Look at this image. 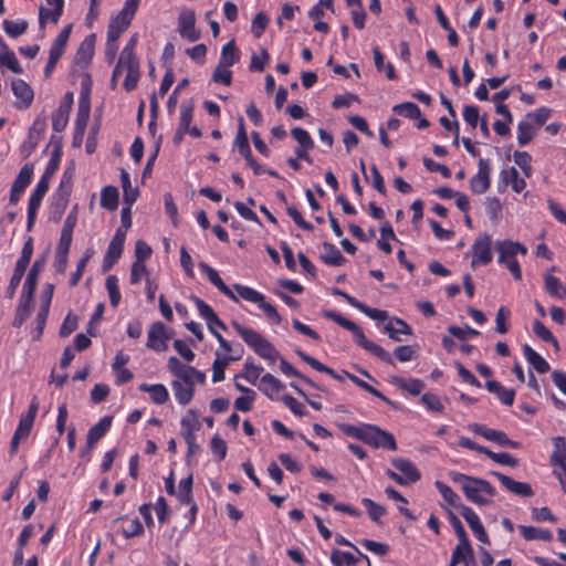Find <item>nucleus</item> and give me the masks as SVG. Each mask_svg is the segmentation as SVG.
I'll return each instance as SVG.
<instances>
[{
	"mask_svg": "<svg viewBox=\"0 0 566 566\" xmlns=\"http://www.w3.org/2000/svg\"><path fill=\"white\" fill-rule=\"evenodd\" d=\"M2 27H3L4 32L10 38L15 39L27 32L29 24L25 20H20V21L4 20L2 23Z\"/></svg>",
	"mask_w": 566,
	"mask_h": 566,
	"instance_id": "46",
	"label": "nucleus"
},
{
	"mask_svg": "<svg viewBox=\"0 0 566 566\" xmlns=\"http://www.w3.org/2000/svg\"><path fill=\"white\" fill-rule=\"evenodd\" d=\"M235 147L240 156L247 160L248 165L253 169L255 175H261L264 171L262 167L254 160L250 144H235Z\"/></svg>",
	"mask_w": 566,
	"mask_h": 566,
	"instance_id": "51",
	"label": "nucleus"
},
{
	"mask_svg": "<svg viewBox=\"0 0 566 566\" xmlns=\"http://www.w3.org/2000/svg\"><path fill=\"white\" fill-rule=\"evenodd\" d=\"M500 178L503 182V186L499 185L500 192L505 190L507 184H511L512 190L517 193L522 192L526 187L525 180L520 177L518 171L514 167L503 169L500 174Z\"/></svg>",
	"mask_w": 566,
	"mask_h": 566,
	"instance_id": "22",
	"label": "nucleus"
},
{
	"mask_svg": "<svg viewBox=\"0 0 566 566\" xmlns=\"http://www.w3.org/2000/svg\"><path fill=\"white\" fill-rule=\"evenodd\" d=\"M494 248L499 253V263H506L507 261L515 259L518 253L523 255L527 253L526 245L512 240H499L495 242Z\"/></svg>",
	"mask_w": 566,
	"mask_h": 566,
	"instance_id": "14",
	"label": "nucleus"
},
{
	"mask_svg": "<svg viewBox=\"0 0 566 566\" xmlns=\"http://www.w3.org/2000/svg\"><path fill=\"white\" fill-rule=\"evenodd\" d=\"M338 427L344 434L356 438L375 449L388 451H396L398 449L394 434L376 424L360 423L359 426H354L340 423Z\"/></svg>",
	"mask_w": 566,
	"mask_h": 566,
	"instance_id": "1",
	"label": "nucleus"
},
{
	"mask_svg": "<svg viewBox=\"0 0 566 566\" xmlns=\"http://www.w3.org/2000/svg\"><path fill=\"white\" fill-rule=\"evenodd\" d=\"M243 353V348L240 347V353L235 356H224L223 358H220V354L216 353V359L212 364V381L213 382H220L224 379V369L226 367L234 360H239L241 358V355Z\"/></svg>",
	"mask_w": 566,
	"mask_h": 566,
	"instance_id": "26",
	"label": "nucleus"
},
{
	"mask_svg": "<svg viewBox=\"0 0 566 566\" xmlns=\"http://www.w3.org/2000/svg\"><path fill=\"white\" fill-rule=\"evenodd\" d=\"M240 60L239 51L235 46L234 40L229 41L222 46L221 56L219 60L220 65L231 67Z\"/></svg>",
	"mask_w": 566,
	"mask_h": 566,
	"instance_id": "40",
	"label": "nucleus"
},
{
	"mask_svg": "<svg viewBox=\"0 0 566 566\" xmlns=\"http://www.w3.org/2000/svg\"><path fill=\"white\" fill-rule=\"evenodd\" d=\"M331 560L334 566H343L344 563L347 566H355L359 559L352 553L334 549L331 555Z\"/></svg>",
	"mask_w": 566,
	"mask_h": 566,
	"instance_id": "53",
	"label": "nucleus"
},
{
	"mask_svg": "<svg viewBox=\"0 0 566 566\" xmlns=\"http://www.w3.org/2000/svg\"><path fill=\"white\" fill-rule=\"evenodd\" d=\"M48 190H49V181L40 179V181L38 182L35 189L33 190V192L31 193V197L29 199L28 222H27L28 231H31L33 228L38 209H39V207L42 202V199L45 196Z\"/></svg>",
	"mask_w": 566,
	"mask_h": 566,
	"instance_id": "12",
	"label": "nucleus"
},
{
	"mask_svg": "<svg viewBox=\"0 0 566 566\" xmlns=\"http://www.w3.org/2000/svg\"><path fill=\"white\" fill-rule=\"evenodd\" d=\"M461 515L472 530L475 537L483 544L489 545L490 538L486 534V531L483 526V524L480 521V517L478 514L470 507V506H463L461 507Z\"/></svg>",
	"mask_w": 566,
	"mask_h": 566,
	"instance_id": "17",
	"label": "nucleus"
},
{
	"mask_svg": "<svg viewBox=\"0 0 566 566\" xmlns=\"http://www.w3.org/2000/svg\"><path fill=\"white\" fill-rule=\"evenodd\" d=\"M392 112L397 115L403 116L406 118L416 119L420 117L421 112L417 104L411 102H406L401 104H397L392 107Z\"/></svg>",
	"mask_w": 566,
	"mask_h": 566,
	"instance_id": "48",
	"label": "nucleus"
},
{
	"mask_svg": "<svg viewBox=\"0 0 566 566\" xmlns=\"http://www.w3.org/2000/svg\"><path fill=\"white\" fill-rule=\"evenodd\" d=\"M192 104L191 103H182L180 106V119H179V126L175 134V142H178L184 138V134L186 132L189 133V135L192 138H200L201 137V130L193 126L192 128H189L191 119H192Z\"/></svg>",
	"mask_w": 566,
	"mask_h": 566,
	"instance_id": "9",
	"label": "nucleus"
},
{
	"mask_svg": "<svg viewBox=\"0 0 566 566\" xmlns=\"http://www.w3.org/2000/svg\"><path fill=\"white\" fill-rule=\"evenodd\" d=\"M105 286L109 295L111 305L116 307L120 302V292L117 277L115 275H108L106 277Z\"/></svg>",
	"mask_w": 566,
	"mask_h": 566,
	"instance_id": "52",
	"label": "nucleus"
},
{
	"mask_svg": "<svg viewBox=\"0 0 566 566\" xmlns=\"http://www.w3.org/2000/svg\"><path fill=\"white\" fill-rule=\"evenodd\" d=\"M199 268L207 274L209 281L226 296H228L233 302L238 303V296L229 289V286L223 282L220 277L217 270L211 268L209 264L205 262L199 263Z\"/></svg>",
	"mask_w": 566,
	"mask_h": 566,
	"instance_id": "21",
	"label": "nucleus"
},
{
	"mask_svg": "<svg viewBox=\"0 0 566 566\" xmlns=\"http://www.w3.org/2000/svg\"><path fill=\"white\" fill-rule=\"evenodd\" d=\"M523 353L526 360L532 365V367L539 374H545L549 370V364L530 345L523 346Z\"/></svg>",
	"mask_w": 566,
	"mask_h": 566,
	"instance_id": "32",
	"label": "nucleus"
},
{
	"mask_svg": "<svg viewBox=\"0 0 566 566\" xmlns=\"http://www.w3.org/2000/svg\"><path fill=\"white\" fill-rule=\"evenodd\" d=\"M111 424L112 417L105 416L88 430L86 437V440L88 441V449L95 447L96 442L106 434Z\"/></svg>",
	"mask_w": 566,
	"mask_h": 566,
	"instance_id": "28",
	"label": "nucleus"
},
{
	"mask_svg": "<svg viewBox=\"0 0 566 566\" xmlns=\"http://www.w3.org/2000/svg\"><path fill=\"white\" fill-rule=\"evenodd\" d=\"M533 332L542 340L552 344L554 346L555 350H559V344H558L556 337L552 334V332L541 321H537V319L534 321Z\"/></svg>",
	"mask_w": 566,
	"mask_h": 566,
	"instance_id": "45",
	"label": "nucleus"
},
{
	"mask_svg": "<svg viewBox=\"0 0 566 566\" xmlns=\"http://www.w3.org/2000/svg\"><path fill=\"white\" fill-rule=\"evenodd\" d=\"M395 323L399 326L398 328L394 327L391 324H387L384 327L390 339L401 342L400 334L412 335L411 327L403 319L395 318Z\"/></svg>",
	"mask_w": 566,
	"mask_h": 566,
	"instance_id": "44",
	"label": "nucleus"
},
{
	"mask_svg": "<svg viewBox=\"0 0 566 566\" xmlns=\"http://www.w3.org/2000/svg\"><path fill=\"white\" fill-rule=\"evenodd\" d=\"M535 124L527 116L517 127V142H531L534 138Z\"/></svg>",
	"mask_w": 566,
	"mask_h": 566,
	"instance_id": "54",
	"label": "nucleus"
},
{
	"mask_svg": "<svg viewBox=\"0 0 566 566\" xmlns=\"http://www.w3.org/2000/svg\"><path fill=\"white\" fill-rule=\"evenodd\" d=\"M94 48L95 34H90L81 42L75 54V63L81 67L87 66L93 57Z\"/></svg>",
	"mask_w": 566,
	"mask_h": 566,
	"instance_id": "25",
	"label": "nucleus"
},
{
	"mask_svg": "<svg viewBox=\"0 0 566 566\" xmlns=\"http://www.w3.org/2000/svg\"><path fill=\"white\" fill-rule=\"evenodd\" d=\"M353 334L355 336L356 343L365 350L369 352L370 354H373L374 356H376L386 364L395 365L391 355L378 344L367 339L363 329L359 326L357 327V329L353 332Z\"/></svg>",
	"mask_w": 566,
	"mask_h": 566,
	"instance_id": "13",
	"label": "nucleus"
},
{
	"mask_svg": "<svg viewBox=\"0 0 566 566\" xmlns=\"http://www.w3.org/2000/svg\"><path fill=\"white\" fill-rule=\"evenodd\" d=\"M469 429L500 447H510L512 449H520L522 447L518 441L511 440L504 431L491 429L485 424L472 423L469 426Z\"/></svg>",
	"mask_w": 566,
	"mask_h": 566,
	"instance_id": "6",
	"label": "nucleus"
},
{
	"mask_svg": "<svg viewBox=\"0 0 566 566\" xmlns=\"http://www.w3.org/2000/svg\"><path fill=\"white\" fill-rule=\"evenodd\" d=\"M77 316L73 315L72 313H69L60 327L59 335L61 337L70 336L77 328Z\"/></svg>",
	"mask_w": 566,
	"mask_h": 566,
	"instance_id": "63",
	"label": "nucleus"
},
{
	"mask_svg": "<svg viewBox=\"0 0 566 566\" xmlns=\"http://www.w3.org/2000/svg\"><path fill=\"white\" fill-rule=\"evenodd\" d=\"M361 504L367 509L369 517L376 523H380L379 518L385 515L386 509L382 505L377 504L370 499H363Z\"/></svg>",
	"mask_w": 566,
	"mask_h": 566,
	"instance_id": "59",
	"label": "nucleus"
},
{
	"mask_svg": "<svg viewBox=\"0 0 566 566\" xmlns=\"http://www.w3.org/2000/svg\"><path fill=\"white\" fill-rule=\"evenodd\" d=\"M485 455L493 460L495 463L502 465H507L511 468L518 465V460L507 452L495 453L489 449Z\"/></svg>",
	"mask_w": 566,
	"mask_h": 566,
	"instance_id": "58",
	"label": "nucleus"
},
{
	"mask_svg": "<svg viewBox=\"0 0 566 566\" xmlns=\"http://www.w3.org/2000/svg\"><path fill=\"white\" fill-rule=\"evenodd\" d=\"M268 24H269V18L266 17V14L263 12L256 13L252 21V25H251V31H252L253 35L255 38H260L263 34V32L265 31Z\"/></svg>",
	"mask_w": 566,
	"mask_h": 566,
	"instance_id": "64",
	"label": "nucleus"
},
{
	"mask_svg": "<svg viewBox=\"0 0 566 566\" xmlns=\"http://www.w3.org/2000/svg\"><path fill=\"white\" fill-rule=\"evenodd\" d=\"M232 327L260 357L275 361L280 357L276 348L259 332L241 325L237 321L231 322Z\"/></svg>",
	"mask_w": 566,
	"mask_h": 566,
	"instance_id": "3",
	"label": "nucleus"
},
{
	"mask_svg": "<svg viewBox=\"0 0 566 566\" xmlns=\"http://www.w3.org/2000/svg\"><path fill=\"white\" fill-rule=\"evenodd\" d=\"M518 528L526 541L542 539L551 542L553 539V534L549 530L526 525H520Z\"/></svg>",
	"mask_w": 566,
	"mask_h": 566,
	"instance_id": "41",
	"label": "nucleus"
},
{
	"mask_svg": "<svg viewBox=\"0 0 566 566\" xmlns=\"http://www.w3.org/2000/svg\"><path fill=\"white\" fill-rule=\"evenodd\" d=\"M61 157H62V147H61V144H56L52 151L51 159H50L41 179L49 181V179L56 172L60 161H61Z\"/></svg>",
	"mask_w": 566,
	"mask_h": 566,
	"instance_id": "47",
	"label": "nucleus"
},
{
	"mask_svg": "<svg viewBox=\"0 0 566 566\" xmlns=\"http://www.w3.org/2000/svg\"><path fill=\"white\" fill-rule=\"evenodd\" d=\"M27 265L15 263L13 274L10 279L9 285L7 287V294L9 298H12L15 294V291L18 286L20 285V282L25 273Z\"/></svg>",
	"mask_w": 566,
	"mask_h": 566,
	"instance_id": "50",
	"label": "nucleus"
},
{
	"mask_svg": "<svg viewBox=\"0 0 566 566\" xmlns=\"http://www.w3.org/2000/svg\"><path fill=\"white\" fill-rule=\"evenodd\" d=\"M449 478L453 483H457L461 486V490L464 493L467 500L476 505L484 506L491 504L490 500L481 495L482 493H485L490 496H494L496 494L494 486L486 480L469 476L455 471L449 472Z\"/></svg>",
	"mask_w": 566,
	"mask_h": 566,
	"instance_id": "2",
	"label": "nucleus"
},
{
	"mask_svg": "<svg viewBox=\"0 0 566 566\" xmlns=\"http://www.w3.org/2000/svg\"><path fill=\"white\" fill-rule=\"evenodd\" d=\"M473 259L471 266L474 268L476 264H489L493 260L492 254V237L489 233H482L472 244Z\"/></svg>",
	"mask_w": 566,
	"mask_h": 566,
	"instance_id": "7",
	"label": "nucleus"
},
{
	"mask_svg": "<svg viewBox=\"0 0 566 566\" xmlns=\"http://www.w3.org/2000/svg\"><path fill=\"white\" fill-rule=\"evenodd\" d=\"M554 450L551 454V464L555 468H566V439L557 436L552 439Z\"/></svg>",
	"mask_w": 566,
	"mask_h": 566,
	"instance_id": "27",
	"label": "nucleus"
},
{
	"mask_svg": "<svg viewBox=\"0 0 566 566\" xmlns=\"http://www.w3.org/2000/svg\"><path fill=\"white\" fill-rule=\"evenodd\" d=\"M0 66H6L15 74L23 72L18 59L12 51L0 52Z\"/></svg>",
	"mask_w": 566,
	"mask_h": 566,
	"instance_id": "56",
	"label": "nucleus"
},
{
	"mask_svg": "<svg viewBox=\"0 0 566 566\" xmlns=\"http://www.w3.org/2000/svg\"><path fill=\"white\" fill-rule=\"evenodd\" d=\"M392 382L400 389L409 392L410 395L418 396L424 388V382L420 379L406 380L401 377H394Z\"/></svg>",
	"mask_w": 566,
	"mask_h": 566,
	"instance_id": "43",
	"label": "nucleus"
},
{
	"mask_svg": "<svg viewBox=\"0 0 566 566\" xmlns=\"http://www.w3.org/2000/svg\"><path fill=\"white\" fill-rule=\"evenodd\" d=\"M165 333V324L163 322H155L150 325L148 331L147 344L149 349L156 352H164L167 349V344H164L163 336Z\"/></svg>",
	"mask_w": 566,
	"mask_h": 566,
	"instance_id": "24",
	"label": "nucleus"
},
{
	"mask_svg": "<svg viewBox=\"0 0 566 566\" xmlns=\"http://www.w3.org/2000/svg\"><path fill=\"white\" fill-rule=\"evenodd\" d=\"M448 517H449L450 524L452 525V527L458 536L459 542H461V544L464 546L467 553L469 554V557L473 558L474 552H473V548L471 546V543L468 538L467 532H465L461 521L458 518V516L452 511H448Z\"/></svg>",
	"mask_w": 566,
	"mask_h": 566,
	"instance_id": "29",
	"label": "nucleus"
},
{
	"mask_svg": "<svg viewBox=\"0 0 566 566\" xmlns=\"http://www.w3.org/2000/svg\"><path fill=\"white\" fill-rule=\"evenodd\" d=\"M70 193H71V186H65V184H63V181H61L59 191L55 197V201L52 205V208H53L54 214H55V217H53L54 221H59L61 216L63 214V212L67 206V202H69Z\"/></svg>",
	"mask_w": 566,
	"mask_h": 566,
	"instance_id": "30",
	"label": "nucleus"
},
{
	"mask_svg": "<svg viewBox=\"0 0 566 566\" xmlns=\"http://www.w3.org/2000/svg\"><path fill=\"white\" fill-rule=\"evenodd\" d=\"M323 315H324V317L332 319L333 322H335L336 324H338L339 326H342L343 328H345L348 332L353 333L358 327V325L356 323L347 319L339 313H336L333 311H324Z\"/></svg>",
	"mask_w": 566,
	"mask_h": 566,
	"instance_id": "57",
	"label": "nucleus"
},
{
	"mask_svg": "<svg viewBox=\"0 0 566 566\" xmlns=\"http://www.w3.org/2000/svg\"><path fill=\"white\" fill-rule=\"evenodd\" d=\"M295 353L304 363L308 364L315 370H317L319 373H325V374L329 375L331 377H333L334 379H336L338 381H343V377L340 375H338L334 369L324 365L316 358L307 355L306 353H304L301 349H296Z\"/></svg>",
	"mask_w": 566,
	"mask_h": 566,
	"instance_id": "31",
	"label": "nucleus"
},
{
	"mask_svg": "<svg viewBox=\"0 0 566 566\" xmlns=\"http://www.w3.org/2000/svg\"><path fill=\"white\" fill-rule=\"evenodd\" d=\"M490 171L489 160L480 158L479 170L470 179V189L473 193L482 195L490 188Z\"/></svg>",
	"mask_w": 566,
	"mask_h": 566,
	"instance_id": "15",
	"label": "nucleus"
},
{
	"mask_svg": "<svg viewBox=\"0 0 566 566\" xmlns=\"http://www.w3.org/2000/svg\"><path fill=\"white\" fill-rule=\"evenodd\" d=\"M138 389L143 392H149L151 400L157 405L165 403L169 398L168 390L161 384H142Z\"/></svg>",
	"mask_w": 566,
	"mask_h": 566,
	"instance_id": "37",
	"label": "nucleus"
},
{
	"mask_svg": "<svg viewBox=\"0 0 566 566\" xmlns=\"http://www.w3.org/2000/svg\"><path fill=\"white\" fill-rule=\"evenodd\" d=\"M72 31V24H69L62 29V31L57 34L55 40L53 41L50 48V56L59 59L63 55L64 50L66 48V43L69 41L70 34Z\"/></svg>",
	"mask_w": 566,
	"mask_h": 566,
	"instance_id": "33",
	"label": "nucleus"
},
{
	"mask_svg": "<svg viewBox=\"0 0 566 566\" xmlns=\"http://www.w3.org/2000/svg\"><path fill=\"white\" fill-rule=\"evenodd\" d=\"M13 94L19 99L18 106L20 108H28L34 97L33 90L31 86L24 82L23 80H13L11 84Z\"/></svg>",
	"mask_w": 566,
	"mask_h": 566,
	"instance_id": "23",
	"label": "nucleus"
},
{
	"mask_svg": "<svg viewBox=\"0 0 566 566\" xmlns=\"http://www.w3.org/2000/svg\"><path fill=\"white\" fill-rule=\"evenodd\" d=\"M123 245L109 242L107 251L103 259V272H108L115 265V263L118 261L123 253Z\"/></svg>",
	"mask_w": 566,
	"mask_h": 566,
	"instance_id": "42",
	"label": "nucleus"
},
{
	"mask_svg": "<svg viewBox=\"0 0 566 566\" xmlns=\"http://www.w3.org/2000/svg\"><path fill=\"white\" fill-rule=\"evenodd\" d=\"M262 371L263 368L261 366H256L252 360L248 359L244 364V371L240 376L244 377L250 384L255 385Z\"/></svg>",
	"mask_w": 566,
	"mask_h": 566,
	"instance_id": "61",
	"label": "nucleus"
},
{
	"mask_svg": "<svg viewBox=\"0 0 566 566\" xmlns=\"http://www.w3.org/2000/svg\"><path fill=\"white\" fill-rule=\"evenodd\" d=\"M171 386L175 397L180 405L185 406L191 401L195 392L192 385L186 384L182 380H174Z\"/></svg>",
	"mask_w": 566,
	"mask_h": 566,
	"instance_id": "36",
	"label": "nucleus"
},
{
	"mask_svg": "<svg viewBox=\"0 0 566 566\" xmlns=\"http://www.w3.org/2000/svg\"><path fill=\"white\" fill-rule=\"evenodd\" d=\"M91 88H92V78L90 74H85L81 82V92L78 98L77 113L75 118V129L73 142H82L84 138V133L90 119L91 113Z\"/></svg>",
	"mask_w": 566,
	"mask_h": 566,
	"instance_id": "4",
	"label": "nucleus"
},
{
	"mask_svg": "<svg viewBox=\"0 0 566 566\" xmlns=\"http://www.w3.org/2000/svg\"><path fill=\"white\" fill-rule=\"evenodd\" d=\"M280 358V369L286 376L297 377L308 384L311 387L319 389L318 385L314 382L311 378L301 374L296 368H294L286 359Z\"/></svg>",
	"mask_w": 566,
	"mask_h": 566,
	"instance_id": "49",
	"label": "nucleus"
},
{
	"mask_svg": "<svg viewBox=\"0 0 566 566\" xmlns=\"http://www.w3.org/2000/svg\"><path fill=\"white\" fill-rule=\"evenodd\" d=\"M323 249L324 254H322L321 258L324 263L333 266H340L346 262V259L333 243L324 242Z\"/></svg>",
	"mask_w": 566,
	"mask_h": 566,
	"instance_id": "38",
	"label": "nucleus"
},
{
	"mask_svg": "<svg viewBox=\"0 0 566 566\" xmlns=\"http://www.w3.org/2000/svg\"><path fill=\"white\" fill-rule=\"evenodd\" d=\"M196 14L192 9H182L178 17V31L180 35L190 42L200 38V32L195 28Z\"/></svg>",
	"mask_w": 566,
	"mask_h": 566,
	"instance_id": "10",
	"label": "nucleus"
},
{
	"mask_svg": "<svg viewBox=\"0 0 566 566\" xmlns=\"http://www.w3.org/2000/svg\"><path fill=\"white\" fill-rule=\"evenodd\" d=\"M544 284L546 292L554 297L562 298L563 294L560 293L562 282L558 277L551 275L549 273L544 276Z\"/></svg>",
	"mask_w": 566,
	"mask_h": 566,
	"instance_id": "60",
	"label": "nucleus"
},
{
	"mask_svg": "<svg viewBox=\"0 0 566 566\" xmlns=\"http://www.w3.org/2000/svg\"><path fill=\"white\" fill-rule=\"evenodd\" d=\"M391 464L401 472L405 485L413 484L421 479V473L417 467L408 459L395 458L391 460Z\"/></svg>",
	"mask_w": 566,
	"mask_h": 566,
	"instance_id": "18",
	"label": "nucleus"
},
{
	"mask_svg": "<svg viewBox=\"0 0 566 566\" xmlns=\"http://www.w3.org/2000/svg\"><path fill=\"white\" fill-rule=\"evenodd\" d=\"M33 176V165L25 164L19 171L10 189V203L17 205Z\"/></svg>",
	"mask_w": 566,
	"mask_h": 566,
	"instance_id": "11",
	"label": "nucleus"
},
{
	"mask_svg": "<svg viewBox=\"0 0 566 566\" xmlns=\"http://www.w3.org/2000/svg\"><path fill=\"white\" fill-rule=\"evenodd\" d=\"M120 182L124 192V205L133 206L139 196V190L132 187L129 174L123 168L120 169Z\"/></svg>",
	"mask_w": 566,
	"mask_h": 566,
	"instance_id": "35",
	"label": "nucleus"
},
{
	"mask_svg": "<svg viewBox=\"0 0 566 566\" xmlns=\"http://www.w3.org/2000/svg\"><path fill=\"white\" fill-rule=\"evenodd\" d=\"M168 369L174 376L178 378V380H187L189 377L186 375V373H190L198 375L199 384H203L206 381V375L202 371L197 370L192 366L184 365L175 356L169 357Z\"/></svg>",
	"mask_w": 566,
	"mask_h": 566,
	"instance_id": "20",
	"label": "nucleus"
},
{
	"mask_svg": "<svg viewBox=\"0 0 566 566\" xmlns=\"http://www.w3.org/2000/svg\"><path fill=\"white\" fill-rule=\"evenodd\" d=\"M45 263H46V255L38 258L33 262V264L27 275V279H25V282L23 285V291H22V293L28 294V297L34 296V293L36 290V284H38V277H39L40 273L43 271Z\"/></svg>",
	"mask_w": 566,
	"mask_h": 566,
	"instance_id": "19",
	"label": "nucleus"
},
{
	"mask_svg": "<svg viewBox=\"0 0 566 566\" xmlns=\"http://www.w3.org/2000/svg\"><path fill=\"white\" fill-rule=\"evenodd\" d=\"M233 289L245 301L259 304L263 300V294L241 284H233Z\"/></svg>",
	"mask_w": 566,
	"mask_h": 566,
	"instance_id": "55",
	"label": "nucleus"
},
{
	"mask_svg": "<svg viewBox=\"0 0 566 566\" xmlns=\"http://www.w3.org/2000/svg\"><path fill=\"white\" fill-rule=\"evenodd\" d=\"M229 69L230 67L218 64L212 73V81L227 86L231 85L232 72Z\"/></svg>",
	"mask_w": 566,
	"mask_h": 566,
	"instance_id": "62",
	"label": "nucleus"
},
{
	"mask_svg": "<svg viewBox=\"0 0 566 566\" xmlns=\"http://www.w3.org/2000/svg\"><path fill=\"white\" fill-rule=\"evenodd\" d=\"M136 44L137 34H134L130 36L119 55L120 64H127V74L123 83V86L127 92L135 90L140 78L139 62L135 55Z\"/></svg>",
	"mask_w": 566,
	"mask_h": 566,
	"instance_id": "5",
	"label": "nucleus"
},
{
	"mask_svg": "<svg viewBox=\"0 0 566 566\" xmlns=\"http://www.w3.org/2000/svg\"><path fill=\"white\" fill-rule=\"evenodd\" d=\"M119 193L115 186H105L101 192V206L104 209L114 211L118 207Z\"/></svg>",
	"mask_w": 566,
	"mask_h": 566,
	"instance_id": "39",
	"label": "nucleus"
},
{
	"mask_svg": "<svg viewBox=\"0 0 566 566\" xmlns=\"http://www.w3.org/2000/svg\"><path fill=\"white\" fill-rule=\"evenodd\" d=\"M491 474L493 476H495L501 482V484L503 485V488L505 490H507L509 492H511L515 495L523 496V497H532L534 495V491H533L532 486L526 482L515 481L511 476L505 475L497 471H492Z\"/></svg>",
	"mask_w": 566,
	"mask_h": 566,
	"instance_id": "16",
	"label": "nucleus"
},
{
	"mask_svg": "<svg viewBox=\"0 0 566 566\" xmlns=\"http://www.w3.org/2000/svg\"><path fill=\"white\" fill-rule=\"evenodd\" d=\"M181 434L188 446V457L199 450V446L196 444L195 431L199 430L200 423L196 419L193 410H188V416L184 417L180 421Z\"/></svg>",
	"mask_w": 566,
	"mask_h": 566,
	"instance_id": "8",
	"label": "nucleus"
},
{
	"mask_svg": "<svg viewBox=\"0 0 566 566\" xmlns=\"http://www.w3.org/2000/svg\"><path fill=\"white\" fill-rule=\"evenodd\" d=\"M33 297H28V294L22 293L19 304L17 306L15 315L12 322L13 327H21L25 319L29 317L31 312V302Z\"/></svg>",
	"mask_w": 566,
	"mask_h": 566,
	"instance_id": "34",
	"label": "nucleus"
}]
</instances>
